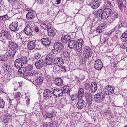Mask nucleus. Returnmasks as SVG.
<instances>
[{
	"label": "nucleus",
	"mask_w": 127,
	"mask_h": 127,
	"mask_svg": "<svg viewBox=\"0 0 127 127\" xmlns=\"http://www.w3.org/2000/svg\"><path fill=\"white\" fill-rule=\"evenodd\" d=\"M105 96L104 93L100 92L94 95V99L95 101L97 103H100L103 100Z\"/></svg>",
	"instance_id": "f257e3e1"
},
{
	"label": "nucleus",
	"mask_w": 127,
	"mask_h": 127,
	"mask_svg": "<svg viewBox=\"0 0 127 127\" xmlns=\"http://www.w3.org/2000/svg\"><path fill=\"white\" fill-rule=\"evenodd\" d=\"M112 10L111 9L107 8L105 9L102 11L101 17L103 19L107 18L111 14Z\"/></svg>",
	"instance_id": "f03ea898"
},
{
	"label": "nucleus",
	"mask_w": 127,
	"mask_h": 127,
	"mask_svg": "<svg viewBox=\"0 0 127 127\" xmlns=\"http://www.w3.org/2000/svg\"><path fill=\"white\" fill-rule=\"evenodd\" d=\"M115 89L113 86L107 85L104 88V92L106 95H111L114 93Z\"/></svg>",
	"instance_id": "7ed1b4c3"
},
{
	"label": "nucleus",
	"mask_w": 127,
	"mask_h": 127,
	"mask_svg": "<svg viewBox=\"0 0 127 127\" xmlns=\"http://www.w3.org/2000/svg\"><path fill=\"white\" fill-rule=\"evenodd\" d=\"M10 29L13 32H16L19 30L18 23L17 21L11 23L9 26Z\"/></svg>",
	"instance_id": "20e7f679"
},
{
	"label": "nucleus",
	"mask_w": 127,
	"mask_h": 127,
	"mask_svg": "<svg viewBox=\"0 0 127 127\" xmlns=\"http://www.w3.org/2000/svg\"><path fill=\"white\" fill-rule=\"evenodd\" d=\"M43 95V97L49 99L52 97L53 92L48 89H46L44 91Z\"/></svg>",
	"instance_id": "39448f33"
},
{
	"label": "nucleus",
	"mask_w": 127,
	"mask_h": 127,
	"mask_svg": "<svg viewBox=\"0 0 127 127\" xmlns=\"http://www.w3.org/2000/svg\"><path fill=\"white\" fill-rule=\"evenodd\" d=\"M101 3L100 1H97L95 0L92 1L90 2L89 5L93 9H96L98 7Z\"/></svg>",
	"instance_id": "423d86ee"
},
{
	"label": "nucleus",
	"mask_w": 127,
	"mask_h": 127,
	"mask_svg": "<svg viewBox=\"0 0 127 127\" xmlns=\"http://www.w3.org/2000/svg\"><path fill=\"white\" fill-rule=\"evenodd\" d=\"M102 67V63L100 60L98 59L95 61L94 66L95 69L100 70H101Z\"/></svg>",
	"instance_id": "0eeeda50"
},
{
	"label": "nucleus",
	"mask_w": 127,
	"mask_h": 127,
	"mask_svg": "<svg viewBox=\"0 0 127 127\" xmlns=\"http://www.w3.org/2000/svg\"><path fill=\"white\" fill-rule=\"evenodd\" d=\"M53 93L54 95L57 97H62L63 95V90L60 89H54Z\"/></svg>",
	"instance_id": "6e6552de"
},
{
	"label": "nucleus",
	"mask_w": 127,
	"mask_h": 127,
	"mask_svg": "<svg viewBox=\"0 0 127 127\" xmlns=\"http://www.w3.org/2000/svg\"><path fill=\"white\" fill-rule=\"evenodd\" d=\"M85 102L82 99L78 98L76 104V106L79 109H82L85 106Z\"/></svg>",
	"instance_id": "1a4fd4ad"
},
{
	"label": "nucleus",
	"mask_w": 127,
	"mask_h": 127,
	"mask_svg": "<svg viewBox=\"0 0 127 127\" xmlns=\"http://www.w3.org/2000/svg\"><path fill=\"white\" fill-rule=\"evenodd\" d=\"M54 47L55 50L60 52L64 50V46L62 44L57 42L54 44Z\"/></svg>",
	"instance_id": "9d476101"
},
{
	"label": "nucleus",
	"mask_w": 127,
	"mask_h": 127,
	"mask_svg": "<svg viewBox=\"0 0 127 127\" xmlns=\"http://www.w3.org/2000/svg\"><path fill=\"white\" fill-rule=\"evenodd\" d=\"M54 63L56 65L60 66L62 65L64 63L61 58H56L54 59Z\"/></svg>",
	"instance_id": "9b49d317"
},
{
	"label": "nucleus",
	"mask_w": 127,
	"mask_h": 127,
	"mask_svg": "<svg viewBox=\"0 0 127 127\" xmlns=\"http://www.w3.org/2000/svg\"><path fill=\"white\" fill-rule=\"evenodd\" d=\"M45 64V61L44 60L41 59L36 62L35 63V65L37 68L39 69L43 67Z\"/></svg>",
	"instance_id": "f8f14e48"
},
{
	"label": "nucleus",
	"mask_w": 127,
	"mask_h": 127,
	"mask_svg": "<svg viewBox=\"0 0 127 127\" xmlns=\"http://www.w3.org/2000/svg\"><path fill=\"white\" fill-rule=\"evenodd\" d=\"M24 32L27 35L29 36L31 35L33 32L30 26L29 25H27L25 27L24 30Z\"/></svg>",
	"instance_id": "ddd939ff"
},
{
	"label": "nucleus",
	"mask_w": 127,
	"mask_h": 127,
	"mask_svg": "<svg viewBox=\"0 0 127 127\" xmlns=\"http://www.w3.org/2000/svg\"><path fill=\"white\" fill-rule=\"evenodd\" d=\"M35 42L32 41L28 42L27 44V49L28 50H31L35 48Z\"/></svg>",
	"instance_id": "4468645a"
},
{
	"label": "nucleus",
	"mask_w": 127,
	"mask_h": 127,
	"mask_svg": "<svg viewBox=\"0 0 127 127\" xmlns=\"http://www.w3.org/2000/svg\"><path fill=\"white\" fill-rule=\"evenodd\" d=\"M19 58L17 59L14 62V66L16 68L18 69L23 66V64Z\"/></svg>",
	"instance_id": "2eb2a0df"
},
{
	"label": "nucleus",
	"mask_w": 127,
	"mask_h": 127,
	"mask_svg": "<svg viewBox=\"0 0 127 127\" xmlns=\"http://www.w3.org/2000/svg\"><path fill=\"white\" fill-rule=\"evenodd\" d=\"M68 45L71 49L75 48L77 45V42L74 40H70L69 42Z\"/></svg>",
	"instance_id": "dca6fc26"
},
{
	"label": "nucleus",
	"mask_w": 127,
	"mask_h": 127,
	"mask_svg": "<svg viewBox=\"0 0 127 127\" xmlns=\"http://www.w3.org/2000/svg\"><path fill=\"white\" fill-rule=\"evenodd\" d=\"M41 42L45 46H48L51 43V41L48 38H44L42 39Z\"/></svg>",
	"instance_id": "f3484780"
},
{
	"label": "nucleus",
	"mask_w": 127,
	"mask_h": 127,
	"mask_svg": "<svg viewBox=\"0 0 127 127\" xmlns=\"http://www.w3.org/2000/svg\"><path fill=\"white\" fill-rule=\"evenodd\" d=\"M91 92L95 93L97 89V83L95 82L92 83L91 86Z\"/></svg>",
	"instance_id": "a211bd4d"
},
{
	"label": "nucleus",
	"mask_w": 127,
	"mask_h": 127,
	"mask_svg": "<svg viewBox=\"0 0 127 127\" xmlns=\"http://www.w3.org/2000/svg\"><path fill=\"white\" fill-rule=\"evenodd\" d=\"M92 95L90 92H86L85 94V97L87 102H92L93 100Z\"/></svg>",
	"instance_id": "6ab92c4d"
},
{
	"label": "nucleus",
	"mask_w": 127,
	"mask_h": 127,
	"mask_svg": "<svg viewBox=\"0 0 127 127\" xmlns=\"http://www.w3.org/2000/svg\"><path fill=\"white\" fill-rule=\"evenodd\" d=\"M9 46L11 48L14 49L16 50L18 48L19 45L11 40L9 41Z\"/></svg>",
	"instance_id": "aec40b11"
},
{
	"label": "nucleus",
	"mask_w": 127,
	"mask_h": 127,
	"mask_svg": "<svg viewBox=\"0 0 127 127\" xmlns=\"http://www.w3.org/2000/svg\"><path fill=\"white\" fill-rule=\"evenodd\" d=\"M1 34V35L3 37H7L6 39L7 40V37L10 35V32L8 30H4L2 31Z\"/></svg>",
	"instance_id": "412c9836"
},
{
	"label": "nucleus",
	"mask_w": 127,
	"mask_h": 127,
	"mask_svg": "<svg viewBox=\"0 0 127 127\" xmlns=\"http://www.w3.org/2000/svg\"><path fill=\"white\" fill-rule=\"evenodd\" d=\"M35 15L33 13L29 12L26 15V18L28 20H32L34 18Z\"/></svg>",
	"instance_id": "4be33fe9"
},
{
	"label": "nucleus",
	"mask_w": 127,
	"mask_h": 127,
	"mask_svg": "<svg viewBox=\"0 0 127 127\" xmlns=\"http://www.w3.org/2000/svg\"><path fill=\"white\" fill-rule=\"evenodd\" d=\"M40 25L42 28L44 29H50V27L49 26L50 24L49 23H47L46 22H42Z\"/></svg>",
	"instance_id": "5701e85b"
},
{
	"label": "nucleus",
	"mask_w": 127,
	"mask_h": 127,
	"mask_svg": "<svg viewBox=\"0 0 127 127\" xmlns=\"http://www.w3.org/2000/svg\"><path fill=\"white\" fill-rule=\"evenodd\" d=\"M57 112L54 110H53L50 112L48 113L46 115V117L47 118H52L55 116Z\"/></svg>",
	"instance_id": "b1692460"
},
{
	"label": "nucleus",
	"mask_w": 127,
	"mask_h": 127,
	"mask_svg": "<svg viewBox=\"0 0 127 127\" xmlns=\"http://www.w3.org/2000/svg\"><path fill=\"white\" fill-rule=\"evenodd\" d=\"M63 80L60 78L55 79L54 81V83L56 85L58 86L61 85L62 84Z\"/></svg>",
	"instance_id": "393cba45"
},
{
	"label": "nucleus",
	"mask_w": 127,
	"mask_h": 127,
	"mask_svg": "<svg viewBox=\"0 0 127 127\" xmlns=\"http://www.w3.org/2000/svg\"><path fill=\"white\" fill-rule=\"evenodd\" d=\"M16 50L14 49H11L8 51V53L6 54L9 57H13L15 53ZM11 57H10L11 58Z\"/></svg>",
	"instance_id": "a878e982"
},
{
	"label": "nucleus",
	"mask_w": 127,
	"mask_h": 127,
	"mask_svg": "<svg viewBox=\"0 0 127 127\" xmlns=\"http://www.w3.org/2000/svg\"><path fill=\"white\" fill-rule=\"evenodd\" d=\"M81 42H77V45L76 46V47H75V49L77 50V51L78 52L80 51L81 49L82 46V40H81Z\"/></svg>",
	"instance_id": "bb28decb"
},
{
	"label": "nucleus",
	"mask_w": 127,
	"mask_h": 127,
	"mask_svg": "<svg viewBox=\"0 0 127 127\" xmlns=\"http://www.w3.org/2000/svg\"><path fill=\"white\" fill-rule=\"evenodd\" d=\"M71 37L69 35H66L64 36L61 38V41L64 42H66L70 39Z\"/></svg>",
	"instance_id": "cd10ccee"
},
{
	"label": "nucleus",
	"mask_w": 127,
	"mask_h": 127,
	"mask_svg": "<svg viewBox=\"0 0 127 127\" xmlns=\"http://www.w3.org/2000/svg\"><path fill=\"white\" fill-rule=\"evenodd\" d=\"M44 79V78L43 77H38L37 79L35 80V82L37 84L41 85L42 84Z\"/></svg>",
	"instance_id": "c85d7f7f"
},
{
	"label": "nucleus",
	"mask_w": 127,
	"mask_h": 127,
	"mask_svg": "<svg viewBox=\"0 0 127 127\" xmlns=\"http://www.w3.org/2000/svg\"><path fill=\"white\" fill-rule=\"evenodd\" d=\"M121 40L125 42L127 40V31L123 33L120 37Z\"/></svg>",
	"instance_id": "c756f323"
},
{
	"label": "nucleus",
	"mask_w": 127,
	"mask_h": 127,
	"mask_svg": "<svg viewBox=\"0 0 127 127\" xmlns=\"http://www.w3.org/2000/svg\"><path fill=\"white\" fill-rule=\"evenodd\" d=\"M92 53H89L86 52H83V56L85 60L89 58L91 56Z\"/></svg>",
	"instance_id": "7c9ffc66"
},
{
	"label": "nucleus",
	"mask_w": 127,
	"mask_h": 127,
	"mask_svg": "<svg viewBox=\"0 0 127 127\" xmlns=\"http://www.w3.org/2000/svg\"><path fill=\"white\" fill-rule=\"evenodd\" d=\"M19 59L20 61L22 62V63L23 65L26 64L27 62V57L26 56H22Z\"/></svg>",
	"instance_id": "2f4dec72"
},
{
	"label": "nucleus",
	"mask_w": 127,
	"mask_h": 127,
	"mask_svg": "<svg viewBox=\"0 0 127 127\" xmlns=\"http://www.w3.org/2000/svg\"><path fill=\"white\" fill-rule=\"evenodd\" d=\"M104 25L100 24L96 29V31L97 32L100 33L104 30L105 28Z\"/></svg>",
	"instance_id": "473e14b6"
},
{
	"label": "nucleus",
	"mask_w": 127,
	"mask_h": 127,
	"mask_svg": "<svg viewBox=\"0 0 127 127\" xmlns=\"http://www.w3.org/2000/svg\"><path fill=\"white\" fill-rule=\"evenodd\" d=\"M2 69L5 72H7L10 70V68L8 65L4 64L2 66Z\"/></svg>",
	"instance_id": "72a5a7b5"
},
{
	"label": "nucleus",
	"mask_w": 127,
	"mask_h": 127,
	"mask_svg": "<svg viewBox=\"0 0 127 127\" xmlns=\"http://www.w3.org/2000/svg\"><path fill=\"white\" fill-rule=\"evenodd\" d=\"M70 87L68 86H66L63 87V90L65 93H68L70 91Z\"/></svg>",
	"instance_id": "f704fd0d"
},
{
	"label": "nucleus",
	"mask_w": 127,
	"mask_h": 127,
	"mask_svg": "<svg viewBox=\"0 0 127 127\" xmlns=\"http://www.w3.org/2000/svg\"><path fill=\"white\" fill-rule=\"evenodd\" d=\"M84 92V90L82 88H80L78 90V97H82L83 95Z\"/></svg>",
	"instance_id": "c9c22d12"
},
{
	"label": "nucleus",
	"mask_w": 127,
	"mask_h": 127,
	"mask_svg": "<svg viewBox=\"0 0 127 127\" xmlns=\"http://www.w3.org/2000/svg\"><path fill=\"white\" fill-rule=\"evenodd\" d=\"M26 70V67H21L19 68V69L18 70V72L19 73L23 74L25 73Z\"/></svg>",
	"instance_id": "e433bc0d"
},
{
	"label": "nucleus",
	"mask_w": 127,
	"mask_h": 127,
	"mask_svg": "<svg viewBox=\"0 0 127 127\" xmlns=\"http://www.w3.org/2000/svg\"><path fill=\"white\" fill-rule=\"evenodd\" d=\"M48 35L50 36H53L55 35L56 33L55 31L52 30H48Z\"/></svg>",
	"instance_id": "4c0bfd02"
},
{
	"label": "nucleus",
	"mask_w": 127,
	"mask_h": 127,
	"mask_svg": "<svg viewBox=\"0 0 127 127\" xmlns=\"http://www.w3.org/2000/svg\"><path fill=\"white\" fill-rule=\"evenodd\" d=\"M83 52H88L89 53H92V52L91 49V48L89 46H85L83 50Z\"/></svg>",
	"instance_id": "58836bf2"
},
{
	"label": "nucleus",
	"mask_w": 127,
	"mask_h": 127,
	"mask_svg": "<svg viewBox=\"0 0 127 127\" xmlns=\"http://www.w3.org/2000/svg\"><path fill=\"white\" fill-rule=\"evenodd\" d=\"M102 11L101 9H100L97 11H95L94 12V14L97 16H101Z\"/></svg>",
	"instance_id": "ea45409f"
},
{
	"label": "nucleus",
	"mask_w": 127,
	"mask_h": 127,
	"mask_svg": "<svg viewBox=\"0 0 127 127\" xmlns=\"http://www.w3.org/2000/svg\"><path fill=\"white\" fill-rule=\"evenodd\" d=\"M105 2L107 3L108 4L110 5L111 7H113L115 6V4L112 1H110L108 0H106L105 1Z\"/></svg>",
	"instance_id": "a19ab883"
},
{
	"label": "nucleus",
	"mask_w": 127,
	"mask_h": 127,
	"mask_svg": "<svg viewBox=\"0 0 127 127\" xmlns=\"http://www.w3.org/2000/svg\"><path fill=\"white\" fill-rule=\"evenodd\" d=\"M7 54H5L3 55L0 56V60L1 61L6 60L7 59Z\"/></svg>",
	"instance_id": "79ce46f5"
},
{
	"label": "nucleus",
	"mask_w": 127,
	"mask_h": 127,
	"mask_svg": "<svg viewBox=\"0 0 127 127\" xmlns=\"http://www.w3.org/2000/svg\"><path fill=\"white\" fill-rule=\"evenodd\" d=\"M20 93H17L14 94V98L17 100H19L20 99Z\"/></svg>",
	"instance_id": "37998d69"
},
{
	"label": "nucleus",
	"mask_w": 127,
	"mask_h": 127,
	"mask_svg": "<svg viewBox=\"0 0 127 127\" xmlns=\"http://www.w3.org/2000/svg\"><path fill=\"white\" fill-rule=\"evenodd\" d=\"M8 18V16L7 14L6 15L0 16V21H3Z\"/></svg>",
	"instance_id": "c03bdc74"
},
{
	"label": "nucleus",
	"mask_w": 127,
	"mask_h": 127,
	"mask_svg": "<svg viewBox=\"0 0 127 127\" xmlns=\"http://www.w3.org/2000/svg\"><path fill=\"white\" fill-rule=\"evenodd\" d=\"M27 73V76H34L35 74L34 71L32 70L29 71Z\"/></svg>",
	"instance_id": "a18cd8bd"
},
{
	"label": "nucleus",
	"mask_w": 127,
	"mask_h": 127,
	"mask_svg": "<svg viewBox=\"0 0 127 127\" xmlns=\"http://www.w3.org/2000/svg\"><path fill=\"white\" fill-rule=\"evenodd\" d=\"M32 25V26H34L33 27H32V29L36 32H38L39 30L38 27L37 26L35 25L34 24H33Z\"/></svg>",
	"instance_id": "49530a36"
},
{
	"label": "nucleus",
	"mask_w": 127,
	"mask_h": 127,
	"mask_svg": "<svg viewBox=\"0 0 127 127\" xmlns=\"http://www.w3.org/2000/svg\"><path fill=\"white\" fill-rule=\"evenodd\" d=\"M5 102L3 100L0 98V108H3L4 106Z\"/></svg>",
	"instance_id": "de8ad7c7"
},
{
	"label": "nucleus",
	"mask_w": 127,
	"mask_h": 127,
	"mask_svg": "<svg viewBox=\"0 0 127 127\" xmlns=\"http://www.w3.org/2000/svg\"><path fill=\"white\" fill-rule=\"evenodd\" d=\"M118 24L119 25L118 27L119 28H120L121 27H123L124 24V20H120V21L119 22Z\"/></svg>",
	"instance_id": "09e8293b"
},
{
	"label": "nucleus",
	"mask_w": 127,
	"mask_h": 127,
	"mask_svg": "<svg viewBox=\"0 0 127 127\" xmlns=\"http://www.w3.org/2000/svg\"><path fill=\"white\" fill-rule=\"evenodd\" d=\"M53 61V60L50 59L49 60L46 59V64L47 65H50L52 64Z\"/></svg>",
	"instance_id": "8fccbe9b"
},
{
	"label": "nucleus",
	"mask_w": 127,
	"mask_h": 127,
	"mask_svg": "<svg viewBox=\"0 0 127 127\" xmlns=\"http://www.w3.org/2000/svg\"><path fill=\"white\" fill-rule=\"evenodd\" d=\"M54 59L53 56V55L51 54H49L47 55L46 57V59H50L52 60H53Z\"/></svg>",
	"instance_id": "3c124183"
},
{
	"label": "nucleus",
	"mask_w": 127,
	"mask_h": 127,
	"mask_svg": "<svg viewBox=\"0 0 127 127\" xmlns=\"http://www.w3.org/2000/svg\"><path fill=\"white\" fill-rule=\"evenodd\" d=\"M41 57V55L39 53H36L34 55V57L36 59H39Z\"/></svg>",
	"instance_id": "603ef678"
},
{
	"label": "nucleus",
	"mask_w": 127,
	"mask_h": 127,
	"mask_svg": "<svg viewBox=\"0 0 127 127\" xmlns=\"http://www.w3.org/2000/svg\"><path fill=\"white\" fill-rule=\"evenodd\" d=\"M117 28V26H115L113 29H111L110 31L107 33H108V34H107L108 35H110L112 32L115 31Z\"/></svg>",
	"instance_id": "864d4df0"
},
{
	"label": "nucleus",
	"mask_w": 127,
	"mask_h": 127,
	"mask_svg": "<svg viewBox=\"0 0 127 127\" xmlns=\"http://www.w3.org/2000/svg\"><path fill=\"white\" fill-rule=\"evenodd\" d=\"M90 84L89 83H87L85 84L84 85L83 87L84 89L86 90H88L90 87Z\"/></svg>",
	"instance_id": "5fc2aeb1"
},
{
	"label": "nucleus",
	"mask_w": 127,
	"mask_h": 127,
	"mask_svg": "<svg viewBox=\"0 0 127 127\" xmlns=\"http://www.w3.org/2000/svg\"><path fill=\"white\" fill-rule=\"evenodd\" d=\"M26 70L27 69L29 71L32 70L33 69V67L32 65H29L26 67Z\"/></svg>",
	"instance_id": "6e6d98bb"
},
{
	"label": "nucleus",
	"mask_w": 127,
	"mask_h": 127,
	"mask_svg": "<svg viewBox=\"0 0 127 127\" xmlns=\"http://www.w3.org/2000/svg\"><path fill=\"white\" fill-rule=\"evenodd\" d=\"M119 7L120 10L122 9V1H119L118 3Z\"/></svg>",
	"instance_id": "4d7b16f0"
},
{
	"label": "nucleus",
	"mask_w": 127,
	"mask_h": 127,
	"mask_svg": "<svg viewBox=\"0 0 127 127\" xmlns=\"http://www.w3.org/2000/svg\"><path fill=\"white\" fill-rule=\"evenodd\" d=\"M36 2L39 4H43L44 2L43 0H36Z\"/></svg>",
	"instance_id": "13d9d810"
},
{
	"label": "nucleus",
	"mask_w": 127,
	"mask_h": 127,
	"mask_svg": "<svg viewBox=\"0 0 127 127\" xmlns=\"http://www.w3.org/2000/svg\"><path fill=\"white\" fill-rule=\"evenodd\" d=\"M63 55L64 57H67L69 56L68 53L66 51H64L63 53Z\"/></svg>",
	"instance_id": "bf43d9fd"
},
{
	"label": "nucleus",
	"mask_w": 127,
	"mask_h": 127,
	"mask_svg": "<svg viewBox=\"0 0 127 127\" xmlns=\"http://www.w3.org/2000/svg\"><path fill=\"white\" fill-rule=\"evenodd\" d=\"M55 2V3L56 4H59L61 1V0H53Z\"/></svg>",
	"instance_id": "052dcab7"
},
{
	"label": "nucleus",
	"mask_w": 127,
	"mask_h": 127,
	"mask_svg": "<svg viewBox=\"0 0 127 127\" xmlns=\"http://www.w3.org/2000/svg\"><path fill=\"white\" fill-rule=\"evenodd\" d=\"M76 98V97L74 95H72L71 97V99L72 101L75 100Z\"/></svg>",
	"instance_id": "680f3d73"
},
{
	"label": "nucleus",
	"mask_w": 127,
	"mask_h": 127,
	"mask_svg": "<svg viewBox=\"0 0 127 127\" xmlns=\"http://www.w3.org/2000/svg\"><path fill=\"white\" fill-rule=\"evenodd\" d=\"M43 127H48V125L46 123H44L43 124Z\"/></svg>",
	"instance_id": "e2e57ef3"
},
{
	"label": "nucleus",
	"mask_w": 127,
	"mask_h": 127,
	"mask_svg": "<svg viewBox=\"0 0 127 127\" xmlns=\"http://www.w3.org/2000/svg\"><path fill=\"white\" fill-rule=\"evenodd\" d=\"M85 60H84L83 59H81L80 60V62L82 64H84L85 62Z\"/></svg>",
	"instance_id": "0e129e2a"
},
{
	"label": "nucleus",
	"mask_w": 127,
	"mask_h": 127,
	"mask_svg": "<svg viewBox=\"0 0 127 127\" xmlns=\"http://www.w3.org/2000/svg\"><path fill=\"white\" fill-rule=\"evenodd\" d=\"M30 99L29 98H28L27 100H26V104L27 105H28L29 104V101Z\"/></svg>",
	"instance_id": "69168bd1"
},
{
	"label": "nucleus",
	"mask_w": 127,
	"mask_h": 127,
	"mask_svg": "<svg viewBox=\"0 0 127 127\" xmlns=\"http://www.w3.org/2000/svg\"><path fill=\"white\" fill-rule=\"evenodd\" d=\"M120 31L119 30L116 31H115V33H116V34H120Z\"/></svg>",
	"instance_id": "338daca9"
},
{
	"label": "nucleus",
	"mask_w": 127,
	"mask_h": 127,
	"mask_svg": "<svg viewBox=\"0 0 127 127\" xmlns=\"http://www.w3.org/2000/svg\"><path fill=\"white\" fill-rule=\"evenodd\" d=\"M126 45H124V44H122L121 46V47L122 48H123V49H124V48L125 47H126Z\"/></svg>",
	"instance_id": "774afa93"
}]
</instances>
